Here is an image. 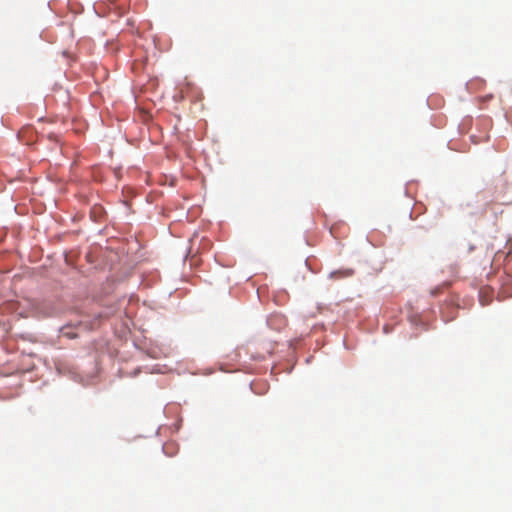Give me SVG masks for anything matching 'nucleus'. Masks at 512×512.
<instances>
[{"instance_id":"1","label":"nucleus","mask_w":512,"mask_h":512,"mask_svg":"<svg viewBox=\"0 0 512 512\" xmlns=\"http://www.w3.org/2000/svg\"><path fill=\"white\" fill-rule=\"evenodd\" d=\"M81 325H82V322H77L75 324L67 323L66 325H64L60 328V333L69 339H75L78 337V335H77V333L73 332L71 329L76 328Z\"/></svg>"},{"instance_id":"2","label":"nucleus","mask_w":512,"mask_h":512,"mask_svg":"<svg viewBox=\"0 0 512 512\" xmlns=\"http://www.w3.org/2000/svg\"><path fill=\"white\" fill-rule=\"evenodd\" d=\"M354 274V270L350 268H341L334 271H331L329 273V278L331 279H339V278H345L350 277Z\"/></svg>"},{"instance_id":"3","label":"nucleus","mask_w":512,"mask_h":512,"mask_svg":"<svg viewBox=\"0 0 512 512\" xmlns=\"http://www.w3.org/2000/svg\"><path fill=\"white\" fill-rule=\"evenodd\" d=\"M105 214V210L101 206H94L90 211V217L93 221H99Z\"/></svg>"},{"instance_id":"4","label":"nucleus","mask_w":512,"mask_h":512,"mask_svg":"<svg viewBox=\"0 0 512 512\" xmlns=\"http://www.w3.org/2000/svg\"><path fill=\"white\" fill-rule=\"evenodd\" d=\"M412 323L415 325V326H425V323L421 320V319H415V320H412Z\"/></svg>"},{"instance_id":"5","label":"nucleus","mask_w":512,"mask_h":512,"mask_svg":"<svg viewBox=\"0 0 512 512\" xmlns=\"http://www.w3.org/2000/svg\"><path fill=\"white\" fill-rule=\"evenodd\" d=\"M55 313H56V309H54V308H53L51 311L46 312V315H48V316H52V315H54Z\"/></svg>"},{"instance_id":"6","label":"nucleus","mask_w":512,"mask_h":512,"mask_svg":"<svg viewBox=\"0 0 512 512\" xmlns=\"http://www.w3.org/2000/svg\"><path fill=\"white\" fill-rule=\"evenodd\" d=\"M162 450H163V452H164L166 455H168V456H172V453L167 452V450H166V446H165V445H163V446H162Z\"/></svg>"},{"instance_id":"7","label":"nucleus","mask_w":512,"mask_h":512,"mask_svg":"<svg viewBox=\"0 0 512 512\" xmlns=\"http://www.w3.org/2000/svg\"><path fill=\"white\" fill-rule=\"evenodd\" d=\"M383 330H384V333H386V334L390 332V329H389V327L387 325H385L383 327Z\"/></svg>"},{"instance_id":"8","label":"nucleus","mask_w":512,"mask_h":512,"mask_svg":"<svg viewBox=\"0 0 512 512\" xmlns=\"http://www.w3.org/2000/svg\"><path fill=\"white\" fill-rule=\"evenodd\" d=\"M480 302H481L482 306L487 305V302H485L484 299L481 296H480Z\"/></svg>"}]
</instances>
